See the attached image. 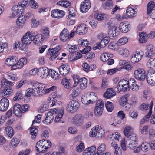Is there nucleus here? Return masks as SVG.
<instances>
[{
	"mask_svg": "<svg viewBox=\"0 0 155 155\" xmlns=\"http://www.w3.org/2000/svg\"><path fill=\"white\" fill-rule=\"evenodd\" d=\"M149 144L147 142L143 143L141 146V150L143 151H147L149 150Z\"/></svg>",
	"mask_w": 155,
	"mask_h": 155,
	"instance_id": "64",
	"label": "nucleus"
},
{
	"mask_svg": "<svg viewBox=\"0 0 155 155\" xmlns=\"http://www.w3.org/2000/svg\"><path fill=\"white\" fill-rule=\"evenodd\" d=\"M116 95V93L112 88H108L104 94V97L107 99H110Z\"/></svg>",
	"mask_w": 155,
	"mask_h": 155,
	"instance_id": "25",
	"label": "nucleus"
},
{
	"mask_svg": "<svg viewBox=\"0 0 155 155\" xmlns=\"http://www.w3.org/2000/svg\"><path fill=\"white\" fill-rule=\"evenodd\" d=\"M143 53L142 51H136L133 55L131 58V62L135 63L139 62L141 59Z\"/></svg>",
	"mask_w": 155,
	"mask_h": 155,
	"instance_id": "11",
	"label": "nucleus"
},
{
	"mask_svg": "<svg viewBox=\"0 0 155 155\" xmlns=\"http://www.w3.org/2000/svg\"><path fill=\"white\" fill-rule=\"evenodd\" d=\"M131 128L130 126H127L126 127L124 130V134L126 137L128 138L130 136H131L132 134H134L132 133L131 131Z\"/></svg>",
	"mask_w": 155,
	"mask_h": 155,
	"instance_id": "39",
	"label": "nucleus"
},
{
	"mask_svg": "<svg viewBox=\"0 0 155 155\" xmlns=\"http://www.w3.org/2000/svg\"><path fill=\"white\" fill-rule=\"evenodd\" d=\"M137 136L135 134H133L130 138L127 140L126 143L128 148L134 149L137 145Z\"/></svg>",
	"mask_w": 155,
	"mask_h": 155,
	"instance_id": "4",
	"label": "nucleus"
},
{
	"mask_svg": "<svg viewBox=\"0 0 155 155\" xmlns=\"http://www.w3.org/2000/svg\"><path fill=\"white\" fill-rule=\"evenodd\" d=\"M7 78L13 81H17L18 79L17 74L16 73L13 72H10L7 74Z\"/></svg>",
	"mask_w": 155,
	"mask_h": 155,
	"instance_id": "49",
	"label": "nucleus"
},
{
	"mask_svg": "<svg viewBox=\"0 0 155 155\" xmlns=\"http://www.w3.org/2000/svg\"><path fill=\"white\" fill-rule=\"evenodd\" d=\"M98 126H96L94 127L90 132L89 135L90 136L92 137H95L97 134H98Z\"/></svg>",
	"mask_w": 155,
	"mask_h": 155,
	"instance_id": "43",
	"label": "nucleus"
},
{
	"mask_svg": "<svg viewBox=\"0 0 155 155\" xmlns=\"http://www.w3.org/2000/svg\"><path fill=\"white\" fill-rule=\"evenodd\" d=\"M147 82L151 86L155 85V71L152 69H149L147 74Z\"/></svg>",
	"mask_w": 155,
	"mask_h": 155,
	"instance_id": "3",
	"label": "nucleus"
},
{
	"mask_svg": "<svg viewBox=\"0 0 155 155\" xmlns=\"http://www.w3.org/2000/svg\"><path fill=\"white\" fill-rule=\"evenodd\" d=\"M105 106L107 110L109 112H111L114 108L113 103L107 101L105 104Z\"/></svg>",
	"mask_w": 155,
	"mask_h": 155,
	"instance_id": "55",
	"label": "nucleus"
},
{
	"mask_svg": "<svg viewBox=\"0 0 155 155\" xmlns=\"http://www.w3.org/2000/svg\"><path fill=\"white\" fill-rule=\"evenodd\" d=\"M96 149V147L95 146L87 148L84 150L83 155H93Z\"/></svg>",
	"mask_w": 155,
	"mask_h": 155,
	"instance_id": "22",
	"label": "nucleus"
},
{
	"mask_svg": "<svg viewBox=\"0 0 155 155\" xmlns=\"http://www.w3.org/2000/svg\"><path fill=\"white\" fill-rule=\"evenodd\" d=\"M106 149V146L104 143H101L98 147L97 152L94 155H100L104 152Z\"/></svg>",
	"mask_w": 155,
	"mask_h": 155,
	"instance_id": "34",
	"label": "nucleus"
},
{
	"mask_svg": "<svg viewBox=\"0 0 155 155\" xmlns=\"http://www.w3.org/2000/svg\"><path fill=\"white\" fill-rule=\"evenodd\" d=\"M18 61V58H17L12 56L7 58L5 61V63L8 66H11L17 63Z\"/></svg>",
	"mask_w": 155,
	"mask_h": 155,
	"instance_id": "27",
	"label": "nucleus"
},
{
	"mask_svg": "<svg viewBox=\"0 0 155 155\" xmlns=\"http://www.w3.org/2000/svg\"><path fill=\"white\" fill-rule=\"evenodd\" d=\"M149 58L147 64V66L151 68L155 67V58L152 57Z\"/></svg>",
	"mask_w": 155,
	"mask_h": 155,
	"instance_id": "48",
	"label": "nucleus"
},
{
	"mask_svg": "<svg viewBox=\"0 0 155 155\" xmlns=\"http://www.w3.org/2000/svg\"><path fill=\"white\" fill-rule=\"evenodd\" d=\"M5 134L9 139H11L13 136L14 132L13 128L10 126H8L5 128Z\"/></svg>",
	"mask_w": 155,
	"mask_h": 155,
	"instance_id": "29",
	"label": "nucleus"
},
{
	"mask_svg": "<svg viewBox=\"0 0 155 155\" xmlns=\"http://www.w3.org/2000/svg\"><path fill=\"white\" fill-rule=\"evenodd\" d=\"M20 16L18 18L16 21L17 25L20 28H22L24 25L26 21V19L24 15Z\"/></svg>",
	"mask_w": 155,
	"mask_h": 155,
	"instance_id": "30",
	"label": "nucleus"
},
{
	"mask_svg": "<svg viewBox=\"0 0 155 155\" xmlns=\"http://www.w3.org/2000/svg\"><path fill=\"white\" fill-rule=\"evenodd\" d=\"M64 112V109L63 108H61L60 112L55 117L54 121L58 122L60 121L62 118Z\"/></svg>",
	"mask_w": 155,
	"mask_h": 155,
	"instance_id": "40",
	"label": "nucleus"
},
{
	"mask_svg": "<svg viewBox=\"0 0 155 155\" xmlns=\"http://www.w3.org/2000/svg\"><path fill=\"white\" fill-rule=\"evenodd\" d=\"M38 127H36L31 128L30 130V133L31 135V137L32 139L35 138L38 132V130L37 129Z\"/></svg>",
	"mask_w": 155,
	"mask_h": 155,
	"instance_id": "46",
	"label": "nucleus"
},
{
	"mask_svg": "<svg viewBox=\"0 0 155 155\" xmlns=\"http://www.w3.org/2000/svg\"><path fill=\"white\" fill-rule=\"evenodd\" d=\"M119 28L122 32L126 33L129 31L130 27L129 25H127L125 23L121 22L120 24Z\"/></svg>",
	"mask_w": 155,
	"mask_h": 155,
	"instance_id": "28",
	"label": "nucleus"
},
{
	"mask_svg": "<svg viewBox=\"0 0 155 155\" xmlns=\"http://www.w3.org/2000/svg\"><path fill=\"white\" fill-rule=\"evenodd\" d=\"M12 92V90L10 87L7 88L4 90H1L0 95L2 96H7L8 97Z\"/></svg>",
	"mask_w": 155,
	"mask_h": 155,
	"instance_id": "35",
	"label": "nucleus"
},
{
	"mask_svg": "<svg viewBox=\"0 0 155 155\" xmlns=\"http://www.w3.org/2000/svg\"><path fill=\"white\" fill-rule=\"evenodd\" d=\"M13 84L12 82L8 81L6 79H3L1 81L0 84V88L1 90H4L7 88L10 87Z\"/></svg>",
	"mask_w": 155,
	"mask_h": 155,
	"instance_id": "19",
	"label": "nucleus"
},
{
	"mask_svg": "<svg viewBox=\"0 0 155 155\" xmlns=\"http://www.w3.org/2000/svg\"><path fill=\"white\" fill-rule=\"evenodd\" d=\"M84 119V117L81 115L78 114L73 118L72 122L76 126H81L83 123Z\"/></svg>",
	"mask_w": 155,
	"mask_h": 155,
	"instance_id": "10",
	"label": "nucleus"
},
{
	"mask_svg": "<svg viewBox=\"0 0 155 155\" xmlns=\"http://www.w3.org/2000/svg\"><path fill=\"white\" fill-rule=\"evenodd\" d=\"M155 48L151 45H147L146 46L145 56L148 58H150L153 57L154 54Z\"/></svg>",
	"mask_w": 155,
	"mask_h": 155,
	"instance_id": "12",
	"label": "nucleus"
},
{
	"mask_svg": "<svg viewBox=\"0 0 155 155\" xmlns=\"http://www.w3.org/2000/svg\"><path fill=\"white\" fill-rule=\"evenodd\" d=\"M65 14L63 10H52L51 12V15L52 17L58 18L62 17Z\"/></svg>",
	"mask_w": 155,
	"mask_h": 155,
	"instance_id": "18",
	"label": "nucleus"
},
{
	"mask_svg": "<svg viewBox=\"0 0 155 155\" xmlns=\"http://www.w3.org/2000/svg\"><path fill=\"white\" fill-rule=\"evenodd\" d=\"M19 142V140L15 137H14L11 140L9 145L11 147L14 148L17 146Z\"/></svg>",
	"mask_w": 155,
	"mask_h": 155,
	"instance_id": "37",
	"label": "nucleus"
},
{
	"mask_svg": "<svg viewBox=\"0 0 155 155\" xmlns=\"http://www.w3.org/2000/svg\"><path fill=\"white\" fill-rule=\"evenodd\" d=\"M42 37L44 39L48 38L49 37V29L45 27H43L42 28Z\"/></svg>",
	"mask_w": 155,
	"mask_h": 155,
	"instance_id": "36",
	"label": "nucleus"
},
{
	"mask_svg": "<svg viewBox=\"0 0 155 155\" xmlns=\"http://www.w3.org/2000/svg\"><path fill=\"white\" fill-rule=\"evenodd\" d=\"M153 104V101H151L150 104V106L149 107V111L148 114L146 115L145 117L144 118H145V119H146V121L147 122L148 121L149 117H150V116H151V115L152 109Z\"/></svg>",
	"mask_w": 155,
	"mask_h": 155,
	"instance_id": "59",
	"label": "nucleus"
},
{
	"mask_svg": "<svg viewBox=\"0 0 155 155\" xmlns=\"http://www.w3.org/2000/svg\"><path fill=\"white\" fill-rule=\"evenodd\" d=\"M48 75L49 76L51 77L53 79H54L55 80L58 77L59 74L55 71L53 70H50L48 71Z\"/></svg>",
	"mask_w": 155,
	"mask_h": 155,
	"instance_id": "51",
	"label": "nucleus"
},
{
	"mask_svg": "<svg viewBox=\"0 0 155 155\" xmlns=\"http://www.w3.org/2000/svg\"><path fill=\"white\" fill-rule=\"evenodd\" d=\"M119 54L122 55L124 57H127L129 55V51L126 48H122L120 50Z\"/></svg>",
	"mask_w": 155,
	"mask_h": 155,
	"instance_id": "50",
	"label": "nucleus"
},
{
	"mask_svg": "<svg viewBox=\"0 0 155 155\" xmlns=\"http://www.w3.org/2000/svg\"><path fill=\"white\" fill-rule=\"evenodd\" d=\"M58 70L61 75L65 76L69 73L70 68L68 65L65 64L60 66Z\"/></svg>",
	"mask_w": 155,
	"mask_h": 155,
	"instance_id": "15",
	"label": "nucleus"
},
{
	"mask_svg": "<svg viewBox=\"0 0 155 155\" xmlns=\"http://www.w3.org/2000/svg\"><path fill=\"white\" fill-rule=\"evenodd\" d=\"M89 42L87 39H84L82 38L79 39L78 41L79 45L83 48L88 45Z\"/></svg>",
	"mask_w": 155,
	"mask_h": 155,
	"instance_id": "52",
	"label": "nucleus"
},
{
	"mask_svg": "<svg viewBox=\"0 0 155 155\" xmlns=\"http://www.w3.org/2000/svg\"><path fill=\"white\" fill-rule=\"evenodd\" d=\"M95 18L99 21L104 20L107 17V15L101 13H96L94 15Z\"/></svg>",
	"mask_w": 155,
	"mask_h": 155,
	"instance_id": "45",
	"label": "nucleus"
},
{
	"mask_svg": "<svg viewBox=\"0 0 155 155\" xmlns=\"http://www.w3.org/2000/svg\"><path fill=\"white\" fill-rule=\"evenodd\" d=\"M137 11L135 10H126V17L127 18H132L136 16Z\"/></svg>",
	"mask_w": 155,
	"mask_h": 155,
	"instance_id": "54",
	"label": "nucleus"
},
{
	"mask_svg": "<svg viewBox=\"0 0 155 155\" xmlns=\"http://www.w3.org/2000/svg\"><path fill=\"white\" fill-rule=\"evenodd\" d=\"M23 94L21 91H17L15 94V96L14 97L13 99L15 101L17 100H19L23 98Z\"/></svg>",
	"mask_w": 155,
	"mask_h": 155,
	"instance_id": "58",
	"label": "nucleus"
},
{
	"mask_svg": "<svg viewBox=\"0 0 155 155\" xmlns=\"http://www.w3.org/2000/svg\"><path fill=\"white\" fill-rule=\"evenodd\" d=\"M61 47L60 46L58 45L54 48H50L48 51L47 54L51 56L49 59L51 60H53L59 54V51L60 50Z\"/></svg>",
	"mask_w": 155,
	"mask_h": 155,
	"instance_id": "5",
	"label": "nucleus"
},
{
	"mask_svg": "<svg viewBox=\"0 0 155 155\" xmlns=\"http://www.w3.org/2000/svg\"><path fill=\"white\" fill-rule=\"evenodd\" d=\"M110 41V38L108 37H105L103 38L101 41L102 46L105 47L107 45Z\"/></svg>",
	"mask_w": 155,
	"mask_h": 155,
	"instance_id": "61",
	"label": "nucleus"
},
{
	"mask_svg": "<svg viewBox=\"0 0 155 155\" xmlns=\"http://www.w3.org/2000/svg\"><path fill=\"white\" fill-rule=\"evenodd\" d=\"M84 148L85 147L83 143L80 141L79 144L76 147V151L78 152H81L84 150Z\"/></svg>",
	"mask_w": 155,
	"mask_h": 155,
	"instance_id": "60",
	"label": "nucleus"
},
{
	"mask_svg": "<svg viewBox=\"0 0 155 155\" xmlns=\"http://www.w3.org/2000/svg\"><path fill=\"white\" fill-rule=\"evenodd\" d=\"M61 83L66 89H70L72 87V81L70 79H67L66 78H63L61 80Z\"/></svg>",
	"mask_w": 155,
	"mask_h": 155,
	"instance_id": "23",
	"label": "nucleus"
},
{
	"mask_svg": "<svg viewBox=\"0 0 155 155\" xmlns=\"http://www.w3.org/2000/svg\"><path fill=\"white\" fill-rule=\"evenodd\" d=\"M13 113L16 116L20 117L22 115L21 106L18 104H15L13 106Z\"/></svg>",
	"mask_w": 155,
	"mask_h": 155,
	"instance_id": "21",
	"label": "nucleus"
},
{
	"mask_svg": "<svg viewBox=\"0 0 155 155\" xmlns=\"http://www.w3.org/2000/svg\"><path fill=\"white\" fill-rule=\"evenodd\" d=\"M80 91L78 89H74L72 91V92L70 95V97L72 99L75 98L79 94Z\"/></svg>",
	"mask_w": 155,
	"mask_h": 155,
	"instance_id": "53",
	"label": "nucleus"
},
{
	"mask_svg": "<svg viewBox=\"0 0 155 155\" xmlns=\"http://www.w3.org/2000/svg\"><path fill=\"white\" fill-rule=\"evenodd\" d=\"M39 24L38 20L36 19L35 18L33 17L31 20V25L33 28H36L38 27Z\"/></svg>",
	"mask_w": 155,
	"mask_h": 155,
	"instance_id": "62",
	"label": "nucleus"
},
{
	"mask_svg": "<svg viewBox=\"0 0 155 155\" xmlns=\"http://www.w3.org/2000/svg\"><path fill=\"white\" fill-rule=\"evenodd\" d=\"M9 106V101L7 98H3L0 100V111H5L8 109Z\"/></svg>",
	"mask_w": 155,
	"mask_h": 155,
	"instance_id": "13",
	"label": "nucleus"
},
{
	"mask_svg": "<svg viewBox=\"0 0 155 155\" xmlns=\"http://www.w3.org/2000/svg\"><path fill=\"white\" fill-rule=\"evenodd\" d=\"M139 35L140 37L139 40L140 43H143L146 42L147 39V36L146 33L142 32L140 33Z\"/></svg>",
	"mask_w": 155,
	"mask_h": 155,
	"instance_id": "38",
	"label": "nucleus"
},
{
	"mask_svg": "<svg viewBox=\"0 0 155 155\" xmlns=\"http://www.w3.org/2000/svg\"><path fill=\"white\" fill-rule=\"evenodd\" d=\"M128 41V39L127 37H123L119 39L118 42L120 45H123L126 43Z\"/></svg>",
	"mask_w": 155,
	"mask_h": 155,
	"instance_id": "63",
	"label": "nucleus"
},
{
	"mask_svg": "<svg viewBox=\"0 0 155 155\" xmlns=\"http://www.w3.org/2000/svg\"><path fill=\"white\" fill-rule=\"evenodd\" d=\"M104 107V103L103 101L101 99L98 100L96 103V106L94 112L95 114L97 116L101 115L103 112Z\"/></svg>",
	"mask_w": 155,
	"mask_h": 155,
	"instance_id": "9",
	"label": "nucleus"
},
{
	"mask_svg": "<svg viewBox=\"0 0 155 155\" xmlns=\"http://www.w3.org/2000/svg\"><path fill=\"white\" fill-rule=\"evenodd\" d=\"M91 6V4L89 0H84L81 3L80 10H89Z\"/></svg>",
	"mask_w": 155,
	"mask_h": 155,
	"instance_id": "20",
	"label": "nucleus"
},
{
	"mask_svg": "<svg viewBox=\"0 0 155 155\" xmlns=\"http://www.w3.org/2000/svg\"><path fill=\"white\" fill-rule=\"evenodd\" d=\"M12 13L9 16V18H11L17 17L22 14H24L23 10H12Z\"/></svg>",
	"mask_w": 155,
	"mask_h": 155,
	"instance_id": "32",
	"label": "nucleus"
},
{
	"mask_svg": "<svg viewBox=\"0 0 155 155\" xmlns=\"http://www.w3.org/2000/svg\"><path fill=\"white\" fill-rule=\"evenodd\" d=\"M34 33L33 32H27L22 38V42L26 44H30L34 40Z\"/></svg>",
	"mask_w": 155,
	"mask_h": 155,
	"instance_id": "6",
	"label": "nucleus"
},
{
	"mask_svg": "<svg viewBox=\"0 0 155 155\" xmlns=\"http://www.w3.org/2000/svg\"><path fill=\"white\" fill-rule=\"evenodd\" d=\"M89 96L90 99L88 101H90V103H94L97 101V97L95 93L91 92Z\"/></svg>",
	"mask_w": 155,
	"mask_h": 155,
	"instance_id": "44",
	"label": "nucleus"
},
{
	"mask_svg": "<svg viewBox=\"0 0 155 155\" xmlns=\"http://www.w3.org/2000/svg\"><path fill=\"white\" fill-rule=\"evenodd\" d=\"M118 30L115 26H113L110 28L108 30V35L110 38L114 39L117 38L118 35Z\"/></svg>",
	"mask_w": 155,
	"mask_h": 155,
	"instance_id": "14",
	"label": "nucleus"
},
{
	"mask_svg": "<svg viewBox=\"0 0 155 155\" xmlns=\"http://www.w3.org/2000/svg\"><path fill=\"white\" fill-rule=\"evenodd\" d=\"M134 76L135 78L138 80L143 81L146 78L145 71L142 68H138L134 71Z\"/></svg>",
	"mask_w": 155,
	"mask_h": 155,
	"instance_id": "8",
	"label": "nucleus"
},
{
	"mask_svg": "<svg viewBox=\"0 0 155 155\" xmlns=\"http://www.w3.org/2000/svg\"><path fill=\"white\" fill-rule=\"evenodd\" d=\"M19 64V66L22 68L24 65H26L27 63V60L25 58H22L18 61Z\"/></svg>",
	"mask_w": 155,
	"mask_h": 155,
	"instance_id": "57",
	"label": "nucleus"
},
{
	"mask_svg": "<svg viewBox=\"0 0 155 155\" xmlns=\"http://www.w3.org/2000/svg\"><path fill=\"white\" fill-rule=\"evenodd\" d=\"M34 37L33 41L36 44L39 45L41 43L42 41L44 40V39L41 34H38L37 35H35L34 33Z\"/></svg>",
	"mask_w": 155,
	"mask_h": 155,
	"instance_id": "31",
	"label": "nucleus"
},
{
	"mask_svg": "<svg viewBox=\"0 0 155 155\" xmlns=\"http://www.w3.org/2000/svg\"><path fill=\"white\" fill-rule=\"evenodd\" d=\"M69 31L66 28H64L60 34V40L63 42H65L69 40Z\"/></svg>",
	"mask_w": 155,
	"mask_h": 155,
	"instance_id": "17",
	"label": "nucleus"
},
{
	"mask_svg": "<svg viewBox=\"0 0 155 155\" xmlns=\"http://www.w3.org/2000/svg\"><path fill=\"white\" fill-rule=\"evenodd\" d=\"M38 85L35 86L36 89H39V94L40 96H42L45 94H48L51 92L56 88V87L55 86H53L50 88L45 89V84L38 83Z\"/></svg>",
	"mask_w": 155,
	"mask_h": 155,
	"instance_id": "1",
	"label": "nucleus"
},
{
	"mask_svg": "<svg viewBox=\"0 0 155 155\" xmlns=\"http://www.w3.org/2000/svg\"><path fill=\"white\" fill-rule=\"evenodd\" d=\"M57 110L55 109H51L48 112L45 113L46 118L43 122L45 124H48L51 123L53 120L54 114L57 113Z\"/></svg>",
	"mask_w": 155,
	"mask_h": 155,
	"instance_id": "2",
	"label": "nucleus"
},
{
	"mask_svg": "<svg viewBox=\"0 0 155 155\" xmlns=\"http://www.w3.org/2000/svg\"><path fill=\"white\" fill-rule=\"evenodd\" d=\"M80 87L82 89H85L87 86V80L85 78H82L80 79Z\"/></svg>",
	"mask_w": 155,
	"mask_h": 155,
	"instance_id": "33",
	"label": "nucleus"
},
{
	"mask_svg": "<svg viewBox=\"0 0 155 155\" xmlns=\"http://www.w3.org/2000/svg\"><path fill=\"white\" fill-rule=\"evenodd\" d=\"M88 28L86 25L82 24L79 25L77 28L76 32L80 35H84L87 31Z\"/></svg>",
	"mask_w": 155,
	"mask_h": 155,
	"instance_id": "16",
	"label": "nucleus"
},
{
	"mask_svg": "<svg viewBox=\"0 0 155 155\" xmlns=\"http://www.w3.org/2000/svg\"><path fill=\"white\" fill-rule=\"evenodd\" d=\"M113 57V55L110 53L104 52L102 53L100 57V59L103 62L107 61Z\"/></svg>",
	"mask_w": 155,
	"mask_h": 155,
	"instance_id": "24",
	"label": "nucleus"
},
{
	"mask_svg": "<svg viewBox=\"0 0 155 155\" xmlns=\"http://www.w3.org/2000/svg\"><path fill=\"white\" fill-rule=\"evenodd\" d=\"M48 71L45 68H40L38 71V75L42 78H43L48 75Z\"/></svg>",
	"mask_w": 155,
	"mask_h": 155,
	"instance_id": "26",
	"label": "nucleus"
},
{
	"mask_svg": "<svg viewBox=\"0 0 155 155\" xmlns=\"http://www.w3.org/2000/svg\"><path fill=\"white\" fill-rule=\"evenodd\" d=\"M72 105L74 110H75V112H76L79 108L80 104L78 101L76 100H74L71 101Z\"/></svg>",
	"mask_w": 155,
	"mask_h": 155,
	"instance_id": "56",
	"label": "nucleus"
},
{
	"mask_svg": "<svg viewBox=\"0 0 155 155\" xmlns=\"http://www.w3.org/2000/svg\"><path fill=\"white\" fill-rule=\"evenodd\" d=\"M113 5L112 0H107L106 2L102 4L103 7L105 9H108L112 7Z\"/></svg>",
	"mask_w": 155,
	"mask_h": 155,
	"instance_id": "42",
	"label": "nucleus"
},
{
	"mask_svg": "<svg viewBox=\"0 0 155 155\" xmlns=\"http://www.w3.org/2000/svg\"><path fill=\"white\" fill-rule=\"evenodd\" d=\"M72 102L71 101H70L66 106V110L70 113H73L75 112V110H74V108L73 107Z\"/></svg>",
	"mask_w": 155,
	"mask_h": 155,
	"instance_id": "47",
	"label": "nucleus"
},
{
	"mask_svg": "<svg viewBox=\"0 0 155 155\" xmlns=\"http://www.w3.org/2000/svg\"><path fill=\"white\" fill-rule=\"evenodd\" d=\"M38 84V83L34 84L33 85V88H28L26 91L25 96L27 97H30L32 94L35 96H39V89H36L35 87V86Z\"/></svg>",
	"mask_w": 155,
	"mask_h": 155,
	"instance_id": "7",
	"label": "nucleus"
},
{
	"mask_svg": "<svg viewBox=\"0 0 155 155\" xmlns=\"http://www.w3.org/2000/svg\"><path fill=\"white\" fill-rule=\"evenodd\" d=\"M41 141L40 140L37 142L36 146V150L38 151L44 153L45 152V150L44 149H42L43 148H44L43 144H41Z\"/></svg>",
	"mask_w": 155,
	"mask_h": 155,
	"instance_id": "41",
	"label": "nucleus"
}]
</instances>
